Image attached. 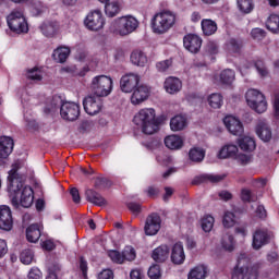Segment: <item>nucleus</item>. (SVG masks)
Here are the masks:
<instances>
[{
    "label": "nucleus",
    "instance_id": "obj_1",
    "mask_svg": "<svg viewBox=\"0 0 279 279\" xmlns=\"http://www.w3.org/2000/svg\"><path fill=\"white\" fill-rule=\"evenodd\" d=\"M17 175L16 171H10L8 191L12 205L15 208H19V206L29 208L34 204V190L31 186L23 185V181Z\"/></svg>",
    "mask_w": 279,
    "mask_h": 279
},
{
    "label": "nucleus",
    "instance_id": "obj_2",
    "mask_svg": "<svg viewBox=\"0 0 279 279\" xmlns=\"http://www.w3.org/2000/svg\"><path fill=\"white\" fill-rule=\"evenodd\" d=\"M133 123L141 128L143 134L151 136L159 130V122L156 119V110L153 108H145L140 110L133 118Z\"/></svg>",
    "mask_w": 279,
    "mask_h": 279
},
{
    "label": "nucleus",
    "instance_id": "obj_3",
    "mask_svg": "<svg viewBox=\"0 0 279 279\" xmlns=\"http://www.w3.org/2000/svg\"><path fill=\"white\" fill-rule=\"evenodd\" d=\"M258 279V268L256 266L250 267V258L245 253L238 258V265L232 271L231 279Z\"/></svg>",
    "mask_w": 279,
    "mask_h": 279
},
{
    "label": "nucleus",
    "instance_id": "obj_4",
    "mask_svg": "<svg viewBox=\"0 0 279 279\" xmlns=\"http://www.w3.org/2000/svg\"><path fill=\"white\" fill-rule=\"evenodd\" d=\"M60 107V116L64 121H77L80 119V105L76 102L65 101L62 102L60 97L52 98V107L50 111L53 112Z\"/></svg>",
    "mask_w": 279,
    "mask_h": 279
},
{
    "label": "nucleus",
    "instance_id": "obj_5",
    "mask_svg": "<svg viewBox=\"0 0 279 279\" xmlns=\"http://www.w3.org/2000/svg\"><path fill=\"white\" fill-rule=\"evenodd\" d=\"M138 20L132 15H126L114 20L109 29L117 36H130L132 32H136Z\"/></svg>",
    "mask_w": 279,
    "mask_h": 279
},
{
    "label": "nucleus",
    "instance_id": "obj_6",
    "mask_svg": "<svg viewBox=\"0 0 279 279\" xmlns=\"http://www.w3.org/2000/svg\"><path fill=\"white\" fill-rule=\"evenodd\" d=\"M175 25V14L171 11L157 13L153 19V31L155 34H166Z\"/></svg>",
    "mask_w": 279,
    "mask_h": 279
},
{
    "label": "nucleus",
    "instance_id": "obj_7",
    "mask_svg": "<svg viewBox=\"0 0 279 279\" xmlns=\"http://www.w3.org/2000/svg\"><path fill=\"white\" fill-rule=\"evenodd\" d=\"M247 106L252 108L257 114L267 112V99L265 95L257 89H248L245 94Z\"/></svg>",
    "mask_w": 279,
    "mask_h": 279
},
{
    "label": "nucleus",
    "instance_id": "obj_8",
    "mask_svg": "<svg viewBox=\"0 0 279 279\" xmlns=\"http://www.w3.org/2000/svg\"><path fill=\"white\" fill-rule=\"evenodd\" d=\"M90 88L96 97H108L112 93V78L106 75L96 76L92 81Z\"/></svg>",
    "mask_w": 279,
    "mask_h": 279
},
{
    "label": "nucleus",
    "instance_id": "obj_9",
    "mask_svg": "<svg viewBox=\"0 0 279 279\" xmlns=\"http://www.w3.org/2000/svg\"><path fill=\"white\" fill-rule=\"evenodd\" d=\"M8 25L12 32L15 34H26L28 32L27 21L25 20V15H23V10H14L12 11L8 17Z\"/></svg>",
    "mask_w": 279,
    "mask_h": 279
},
{
    "label": "nucleus",
    "instance_id": "obj_10",
    "mask_svg": "<svg viewBox=\"0 0 279 279\" xmlns=\"http://www.w3.org/2000/svg\"><path fill=\"white\" fill-rule=\"evenodd\" d=\"M84 24L90 32H99V29H104L106 20H104V14H101V11L96 10L87 14L86 19L84 20Z\"/></svg>",
    "mask_w": 279,
    "mask_h": 279
},
{
    "label": "nucleus",
    "instance_id": "obj_11",
    "mask_svg": "<svg viewBox=\"0 0 279 279\" xmlns=\"http://www.w3.org/2000/svg\"><path fill=\"white\" fill-rule=\"evenodd\" d=\"M83 108L87 114L90 117H95V114H99L101 112V108H104V102L99 96H87L83 100Z\"/></svg>",
    "mask_w": 279,
    "mask_h": 279
},
{
    "label": "nucleus",
    "instance_id": "obj_12",
    "mask_svg": "<svg viewBox=\"0 0 279 279\" xmlns=\"http://www.w3.org/2000/svg\"><path fill=\"white\" fill-rule=\"evenodd\" d=\"M162 219L158 214H150L145 221L144 231L147 236H154L160 232Z\"/></svg>",
    "mask_w": 279,
    "mask_h": 279
},
{
    "label": "nucleus",
    "instance_id": "obj_13",
    "mask_svg": "<svg viewBox=\"0 0 279 279\" xmlns=\"http://www.w3.org/2000/svg\"><path fill=\"white\" fill-rule=\"evenodd\" d=\"M141 76L134 73H128L120 80V88L122 93H132L140 84Z\"/></svg>",
    "mask_w": 279,
    "mask_h": 279
},
{
    "label": "nucleus",
    "instance_id": "obj_14",
    "mask_svg": "<svg viewBox=\"0 0 279 279\" xmlns=\"http://www.w3.org/2000/svg\"><path fill=\"white\" fill-rule=\"evenodd\" d=\"M14 226V220L12 218V209L5 205L0 206V230L4 232H10Z\"/></svg>",
    "mask_w": 279,
    "mask_h": 279
},
{
    "label": "nucleus",
    "instance_id": "obj_15",
    "mask_svg": "<svg viewBox=\"0 0 279 279\" xmlns=\"http://www.w3.org/2000/svg\"><path fill=\"white\" fill-rule=\"evenodd\" d=\"M223 123L227 130L230 132V134H233V136H243L244 129L243 123H241V120L232 116H227L223 119Z\"/></svg>",
    "mask_w": 279,
    "mask_h": 279
},
{
    "label": "nucleus",
    "instance_id": "obj_16",
    "mask_svg": "<svg viewBox=\"0 0 279 279\" xmlns=\"http://www.w3.org/2000/svg\"><path fill=\"white\" fill-rule=\"evenodd\" d=\"M149 88L147 85H137L131 96V104L133 106H141L143 101H147L149 99Z\"/></svg>",
    "mask_w": 279,
    "mask_h": 279
},
{
    "label": "nucleus",
    "instance_id": "obj_17",
    "mask_svg": "<svg viewBox=\"0 0 279 279\" xmlns=\"http://www.w3.org/2000/svg\"><path fill=\"white\" fill-rule=\"evenodd\" d=\"M183 45L191 53H197L202 49V37L195 34L185 35L183 38Z\"/></svg>",
    "mask_w": 279,
    "mask_h": 279
},
{
    "label": "nucleus",
    "instance_id": "obj_18",
    "mask_svg": "<svg viewBox=\"0 0 279 279\" xmlns=\"http://www.w3.org/2000/svg\"><path fill=\"white\" fill-rule=\"evenodd\" d=\"M226 180V174H199L195 177L192 181V184L199 185V184H218V182H223Z\"/></svg>",
    "mask_w": 279,
    "mask_h": 279
},
{
    "label": "nucleus",
    "instance_id": "obj_19",
    "mask_svg": "<svg viewBox=\"0 0 279 279\" xmlns=\"http://www.w3.org/2000/svg\"><path fill=\"white\" fill-rule=\"evenodd\" d=\"M255 130L260 141H264V143H269V141H271V128L269 126L266 120H258Z\"/></svg>",
    "mask_w": 279,
    "mask_h": 279
},
{
    "label": "nucleus",
    "instance_id": "obj_20",
    "mask_svg": "<svg viewBox=\"0 0 279 279\" xmlns=\"http://www.w3.org/2000/svg\"><path fill=\"white\" fill-rule=\"evenodd\" d=\"M14 149V140L8 136L0 137V165L12 154Z\"/></svg>",
    "mask_w": 279,
    "mask_h": 279
},
{
    "label": "nucleus",
    "instance_id": "obj_21",
    "mask_svg": "<svg viewBox=\"0 0 279 279\" xmlns=\"http://www.w3.org/2000/svg\"><path fill=\"white\" fill-rule=\"evenodd\" d=\"M269 243V233L267 230L257 229L253 234V250H260Z\"/></svg>",
    "mask_w": 279,
    "mask_h": 279
},
{
    "label": "nucleus",
    "instance_id": "obj_22",
    "mask_svg": "<svg viewBox=\"0 0 279 279\" xmlns=\"http://www.w3.org/2000/svg\"><path fill=\"white\" fill-rule=\"evenodd\" d=\"M163 88L166 89V93H169V95H175V93H180L182 90V81L175 76H170L166 78Z\"/></svg>",
    "mask_w": 279,
    "mask_h": 279
},
{
    "label": "nucleus",
    "instance_id": "obj_23",
    "mask_svg": "<svg viewBox=\"0 0 279 279\" xmlns=\"http://www.w3.org/2000/svg\"><path fill=\"white\" fill-rule=\"evenodd\" d=\"M173 265H182L186 260V255L184 254V246L182 243H175L172 246L171 256Z\"/></svg>",
    "mask_w": 279,
    "mask_h": 279
},
{
    "label": "nucleus",
    "instance_id": "obj_24",
    "mask_svg": "<svg viewBox=\"0 0 279 279\" xmlns=\"http://www.w3.org/2000/svg\"><path fill=\"white\" fill-rule=\"evenodd\" d=\"M40 29L44 36L53 38V36L60 32V24L57 21H48L41 24Z\"/></svg>",
    "mask_w": 279,
    "mask_h": 279
},
{
    "label": "nucleus",
    "instance_id": "obj_25",
    "mask_svg": "<svg viewBox=\"0 0 279 279\" xmlns=\"http://www.w3.org/2000/svg\"><path fill=\"white\" fill-rule=\"evenodd\" d=\"M151 258L155 263H165L169 258V246L160 245L153 251Z\"/></svg>",
    "mask_w": 279,
    "mask_h": 279
},
{
    "label": "nucleus",
    "instance_id": "obj_26",
    "mask_svg": "<svg viewBox=\"0 0 279 279\" xmlns=\"http://www.w3.org/2000/svg\"><path fill=\"white\" fill-rule=\"evenodd\" d=\"M86 199L94 204V206H106L107 202L101 194L95 192L94 190H87L85 192Z\"/></svg>",
    "mask_w": 279,
    "mask_h": 279
},
{
    "label": "nucleus",
    "instance_id": "obj_27",
    "mask_svg": "<svg viewBox=\"0 0 279 279\" xmlns=\"http://www.w3.org/2000/svg\"><path fill=\"white\" fill-rule=\"evenodd\" d=\"M165 145L168 149H182L184 140L179 135H169L165 138Z\"/></svg>",
    "mask_w": 279,
    "mask_h": 279
},
{
    "label": "nucleus",
    "instance_id": "obj_28",
    "mask_svg": "<svg viewBox=\"0 0 279 279\" xmlns=\"http://www.w3.org/2000/svg\"><path fill=\"white\" fill-rule=\"evenodd\" d=\"M208 276V267L198 265L190 270L187 279H206Z\"/></svg>",
    "mask_w": 279,
    "mask_h": 279
},
{
    "label": "nucleus",
    "instance_id": "obj_29",
    "mask_svg": "<svg viewBox=\"0 0 279 279\" xmlns=\"http://www.w3.org/2000/svg\"><path fill=\"white\" fill-rule=\"evenodd\" d=\"M41 229L38 225H31L26 229V238L29 243H37V241L40 239Z\"/></svg>",
    "mask_w": 279,
    "mask_h": 279
},
{
    "label": "nucleus",
    "instance_id": "obj_30",
    "mask_svg": "<svg viewBox=\"0 0 279 279\" xmlns=\"http://www.w3.org/2000/svg\"><path fill=\"white\" fill-rule=\"evenodd\" d=\"M70 53L71 49H69V47H59L53 51L52 58L56 62L63 64V62H66Z\"/></svg>",
    "mask_w": 279,
    "mask_h": 279
},
{
    "label": "nucleus",
    "instance_id": "obj_31",
    "mask_svg": "<svg viewBox=\"0 0 279 279\" xmlns=\"http://www.w3.org/2000/svg\"><path fill=\"white\" fill-rule=\"evenodd\" d=\"M131 62L135 64V66H145V64H147V56L144 51L134 50L131 53Z\"/></svg>",
    "mask_w": 279,
    "mask_h": 279
},
{
    "label": "nucleus",
    "instance_id": "obj_32",
    "mask_svg": "<svg viewBox=\"0 0 279 279\" xmlns=\"http://www.w3.org/2000/svg\"><path fill=\"white\" fill-rule=\"evenodd\" d=\"M172 132H180L186 128V118L184 116H175L170 121Z\"/></svg>",
    "mask_w": 279,
    "mask_h": 279
},
{
    "label": "nucleus",
    "instance_id": "obj_33",
    "mask_svg": "<svg viewBox=\"0 0 279 279\" xmlns=\"http://www.w3.org/2000/svg\"><path fill=\"white\" fill-rule=\"evenodd\" d=\"M202 29L205 36H213L217 33V22L213 20H203Z\"/></svg>",
    "mask_w": 279,
    "mask_h": 279
},
{
    "label": "nucleus",
    "instance_id": "obj_34",
    "mask_svg": "<svg viewBox=\"0 0 279 279\" xmlns=\"http://www.w3.org/2000/svg\"><path fill=\"white\" fill-rule=\"evenodd\" d=\"M239 147L243 151H254L256 149V142L254 138L245 136L239 141Z\"/></svg>",
    "mask_w": 279,
    "mask_h": 279
},
{
    "label": "nucleus",
    "instance_id": "obj_35",
    "mask_svg": "<svg viewBox=\"0 0 279 279\" xmlns=\"http://www.w3.org/2000/svg\"><path fill=\"white\" fill-rule=\"evenodd\" d=\"M206 156V151L203 148L194 147L189 151V158L192 162H202Z\"/></svg>",
    "mask_w": 279,
    "mask_h": 279
},
{
    "label": "nucleus",
    "instance_id": "obj_36",
    "mask_svg": "<svg viewBox=\"0 0 279 279\" xmlns=\"http://www.w3.org/2000/svg\"><path fill=\"white\" fill-rule=\"evenodd\" d=\"M238 151L239 147H236V145H227L219 151V158H232L233 156H236Z\"/></svg>",
    "mask_w": 279,
    "mask_h": 279
},
{
    "label": "nucleus",
    "instance_id": "obj_37",
    "mask_svg": "<svg viewBox=\"0 0 279 279\" xmlns=\"http://www.w3.org/2000/svg\"><path fill=\"white\" fill-rule=\"evenodd\" d=\"M266 27L269 29V32H272V34H278L279 32V15L271 14L267 22Z\"/></svg>",
    "mask_w": 279,
    "mask_h": 279
},
{
    "label": "nucleus",
    "instance_id": "obj_38",
    "mask_svg": "<svg viewBox=\"0 0 279 279\" xmlns=\"http://www.w3.org/2000/svg\"><path fill=\"white\" fill-rule=\"evenodd\" d=\"M105 12L109 19H114L121 12V7H119V2H109L105 5Z\"/></svg>",
    "mask_w": 279,
    "mask_h": 279
},
{
    "label": "nucleus",
    "instance_id": "obj_39",
    "mask_svg": "<svg viewBox=\"0 0 279 279\" xmlns=\"http://www.w3.org/2000/svg\"><path fill=\"white\" fill-rule=\"evenodd\" d=\"M235 77H236V75H235L234 71L231 69H226L220 73V82L222 84L230 85V84H232V82H234Z\"/></svg>",
    "mask_w": 279,
    "mask_h": 279
},
{
    "label": "nucleus",
    "instance_id": "obj_40",
    "mask_svg": "<svg viewBox=\"0 0 279 279\" xmlns=\"http://www.w3.org/2000/svg\"><path fill=\"white\" fill-rule=\"evenodd\" d=\"M238 8L243 14H250L254 10L253 0H238Z\"/></svg>",
    "mask_w": 279,
    "mask_h": 279
},
{
    "label": "nucleus",
    "instance_id": "obj_41",
    "mask_svg": "<svg viewBox=\"0 0 279 279\" xmlns=\"http://www.w3.org/2000/svg\"><path fill=\"white\" fill-rule=\"evenodd\" d=\"M208 104L210 108L219 109L223 106V96L221 94H211L208 97Z\"/></svg>",
    "mask_w": 279,
    "mask_h": 279
},
{
    "label": "nucleus",
    "instance_id": "obj_42",
    "mask_svg": "<svg viewBox=\"0 0 279 279\" xmlns=\"http://www.w3.org/2000/svg\"><path fill=\"white\" fill-rule=\"evenodd\" d=\"M221 245L228 252H232L234 250V236H232L230 233H226L222 235Z\"/></svg>",
    "mask_w": 279,
    "mask_h": 279
},
{
    "label": "nucleus",
    "instance_id": "obj_43",
    "mask_svg": "<svg viewBox=\"0 0 279 279\" xmlns=\"http://www.w3.org/2000/svg\"><path fill=\"white\" fill-rule=\"evenodd\" d=\"M234 223H236V216H234V213L226 211L222 219L223 227L233 228Z\"/></svg>",
    "mask_w": 279,
    "mask_h": 279
},
{
    "label": "nucleus",
    "instance_id": "obj_44",
    "mask_svg": "<svg viewBox=\"0 0 279 279\" xmlns=\"http://www.w3.org/2000/svg\"><path fill=\"white\" fill-rule=\"evenodd\" d=\"M26 77L33 82H40L43 80V71L38 68H33L27 71Z\"/></svg>",
    "mask_w": 279,
    "mask_h": 279
},
{
    "label": "nucleus",
    "instance_id": "obj_45",
    "mask_svg": "<svg viewBox=\"0 0 279 279\" xmlns=\"http://www.w3.org/2000/svg\"><path fill=\"white\" fill-rule=\"evenodd\" d=\"M215 226V218L213 216H205L202 220V229L204 232H210Z\"/></svg>",
    "mask_w": 279,
    "mask_h": 279
},
{
    "label": "nucleus",
    "instance_id": "obj_46",
    "mask_svg": "<svg viewBox=\"0 0 279 279\" xmlns=\"http://www.w3.org/2000/svg\"><path fill=\"white\" fill-rule=\"evenodd\" d=\"M20 259L23 265H31L32 260H34V252L29 248L24 250L20 255Z\"/></svg>",
    "mask_w": 279,
    "mask_h": 279
},
{
    "label": "nucleus",
    "instance_id": "obj_47",
    "mask_svg": "<svg viewBox=\"0 0 279 279\" xmlns=\"http://www.w3.org/2000/svg\"><path fill=\"white\" fill-rule=\"evenodd\" d=\"M122 258L123 260L132 262L136 258V251H134V247L126 246L122 252Z\"/></svg>",
    "mask_w": 279,
    "mask_h": 279
},
{
    "label": "nucleus",
    "instance_id": "obj_48",
    "mask_svg": "<svg viewBox=\"0 0 279 279\" xmlns=\"http://www.w3.org/2000/svg\"><path fill=\"white\" fill-rule=\"evenodd\" d=\"M255 69L257 71V73H259V75L262 77H267L269 70H267V66L265 65V61L264 60H257L255 62Z\"/></svg>",
    "mask_w": 279,
    "mask_h": 279
},
{
    "label": "nucleus",
    "instance_id": "obj_49",
    "mask_svg": "<svg viewBox=\"0 0 279 279\" xmlns=\"http://www.w3.org/2000/svg\"><path fill=\"white\" fill-rule=\"evenodd\" d=\"M241 47H243V44L240 40L230 39L228 43V50L231 51V53H239Z\"/></svg>",
    "mask_w": 279,
    "mask_h": 279
},
{
    "label": "nucleus",
    "instance_id": "obj_50",
    "mask_svg": "<svg viewBox=\"0 0 279 279\" xmlns=\"http://www.w3.org/2000/svg\"><path fill=\"white\" fill-rule=\"evenodd\" d=\"M109 258H111L112 263H117L118 265H123V253H120L119 251H110L108 254Z\"/></svg>",
    "mask_w": 279,
    "mask_h": 279
},
{
    "label": "nucleus",
    "instance_id": "obj_51",
    "mask_svg": "<svg viewBox=\"0 0 279 279\" xmlns=\"http://www.w3.org/2000/svg\"><path fill=\"white\" fill-rule=\"evenodd\" d=\"M241 199L242 202H256V196L248 189H242L241 191Z\"/></svg>",
    "mask_w": 279,
    "mask_h": 279
},
{
    "label": "nucleus",
    "instance_id": "obj_52",
    "mask_svg": "<svg viewBox=\"0 0 279 279\" xmlns=\"http://www.w3.org/2000/svg\"><path fill=\"white\" fill-rule=\"evenodd\" d=\"M160 276H162V274L160 272V266L157 264L150 266V268L148 269V277L150 279H160Z\"/></svg>",
    "mask_w": 279,
    "mask_h": 279
},
{
    "label": "nucleus",
    "instance_id": "obj_53",
    "mask_svg": "<svg viewBox=\"0 0 279 279\" xmlns=\"http://www.w3.org/2000/svg\"><path fill=\"white\" fill-rule=\"evenodd\" d=\"M251 36L254 38V40H263V38L267 36V33L263 28H253Z\"/></svg>",
    "mask_w": 279,
    "mask_h": 279
},
{
    "label": "nucleus",
    "instance_id": "obj_54",
    "mask_svg": "<svg viewBox=\"0 0 279 279\" xmlns=\"http://www.w3.org/2000/svg\"><path fill=\"white\" fill-rule=\"evenodd\" d=\"M171 64H173V62L171 60L160 61L156 64V69L160 73H165V71H167L169 69V66H171Z\"/></svg>",
    "mask_w": 279,
    "mask_h": 279
},
{
    "label": "nucleus",
    "instance_id": "obj_55",
    "mask_svg": "<svg viewBox=\"0 0 279 279\" xmlns=\"http://www.w3.org/2000/svg\"><path fill=\"white\" fill-rule=\"evenodd\" d=\"M236 161L240 165H250V162H252V155H247V154H239L236 156Z\"/></svg>",
    "mask_w": 279,
    "mask_h": 279
},
{
    "label": "nucleus",
    "instance_id": "obj_56",
    "mask_svg": "<svg viewBox=\"0 0 279 279\" xmlns=\"http://www.w3.org/2000/svg\"><path fill=\"white\" fill-rule=\"evenodd\" d=\"M98 279H114V272L111 269H104L98 274Z\"/></svg>",
    "mask_w": 279,
    "mask_h": 279
},
{
    "label": "nucleus",
    "instance_id": "obj_57",
    "mask_svg": "<svg viewBox=\"0 0 279 279\" xmlns=\"http://www.w3.org/2000/svg\"><path fill=\"white\" fill-rule=\"evenodd\" d=\"M108 186V179L104 177H98L95 180V187L96 189H106Z\"/></svg>",
    "mask_w": 279,
    "mask_h": 279
},
{
    "label": "nucleus",
    "instance_id": "obj_58",
    "mask_svg": "<svg viewBox=\"0 0 279 279\" xmlns=\"http://www.w3.org/2000/svg\"><path fill=\"white\" fill-rule=\"evenodd\" d=\"M28 279H43V272L38 268H32L28 272Z\"/></svg>",
    "mask_w": 279,
    "mask_h": 279
},
{
    "label": "nucleus",
    "instance_id": "obj_59",
    "mask_svg": "<svg viewBox=\"0 0 279 279\" xmlns=\"http://www.w3.org/2000/svg\"><path fill=\"white\" fill-rule=\"evenodd\" d=\"M70 195H71L74 204H80V202H82V198L80 197V191L76 187L71 189Z\"/></svg>",
    "mask_w": 279,
    "mask_h": 279
},
{
    "label": "nucleus",
    "instance_id": "obj_60",
    "mask_svg": "<svg viewBox=\"0 0 279 279\" xmlns=\"http://www.w3.org/2000/svg\"><path fill=\"white\" fill-rule=\"evenodd\" d=\"M128 208L131 210V213H134V215H140L142 210L141 204L138 203H129Z\"/></svg>",
    "mask_w": 279,
    "mask_h": 279
},
{
    "label": "nucleus",
    "instance_id": "obj_61",
    "mask_svg": "<svg viewBox=\"0 0 279 279\" xmlns=\"http://www.w3.org/2000/svg\"><path fill=\"white\" fill-rule=\"evenodd\" d=\"M255 215L259 219H265L267 217V210L265 209V206L259 205L255 210Z\"/></svg>",
    "mask_w": 279,
    "mask_h": 279
},
{
    "label": "nucleus",
    "instance_id": "obj_62",
    "mask_svg": "<svg viewBox=\"0 0 279 279\" xmlns=\"http://www.w3.org/2000/svg\"><path fill=\"white\" fill-rule=\"evenodd\" d=\"M131 279H143V270L142 269H133L130 274Z\"/></svg>",
    "mask_w": 279,
    "mask_h": 279
},
{
    "label": "nucleus",
    "instance_id": "obj_63",
    "mask_svg": "<svg viewBox=\"0 0 279 279\" xmlns=\"http://www.w3.org/2000/svg\"><path fill=\"white\" fill-rule=\"evenodd\" d=\"M62 269V266L60 264H52L48 267V274H58Z\"/></svg>",
    "mask_w": 279,
    "mask_h": 279
},
{
    "label": "nucleus",
    "instance_id": "obj_64",
    "mask_svg": "<svg viewBox=\"0 0 279 279\" xmlns=\"http://www.w3.org/2000/svg\"><path fill=\"white\" fill-rule=\"evenodd\" d=\"M219 197L220 199H222L223 202H230V199H232V193L228 192V191H221L219 193Z\"/></svg>",
    "mask_w": 279,
    "mask_h": 279
}]
</instances>
